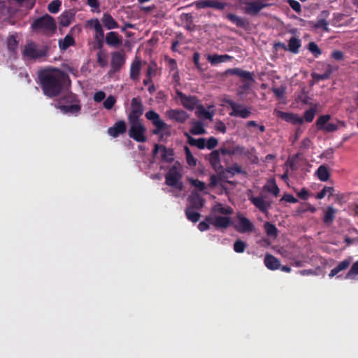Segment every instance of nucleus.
<instances>
[{"instance_id": "nucleus-29", "label": "nucleus", "mask_w": 358, "mask_h": 358, "mask_svg": "<svg viewBox=\"0 0 358 358\" xmlns=\"http://www.w3.org/2000/svg\"><path fill=\"white\" fill-rule=\"evenodd\" d=\"M174 152L171 148H168L164 145H162V160L166 163H171L174 158Z\"/></svg>"}, {"instance_id": "nucleus-5", "label": "nucleus", "mask_w": 358, "mask_h": 358, "mask_svg": "<svg viewBox=\"0 0 358 358\" xmlns=\"http://www.w3.org/2000/svg\"><path fill=\"white\" fill-rule=\"evenodd\" d=\"M128 122L129 125V136L138 143H145L148 140L145 135L147 129L142 120H128Z\"/></svg>"}, {"instance_id": "nucleus-25", "label": "nucleus", "mask_w": 358, "mask_h": 358, "mask_svg": "<svg viewBox=\"0 0 358 358\" xmlns=\"http://www.w3.org/2000/svg\"><path fill=\"white\" fill-rule=\"evenodd\" d=\"M102 23L108 29H113L119 27L118 23L114 20L110 14L105 13L102 17Z\"/></svg>"}, {"instance_id": "nucleus-52", "label": "nucleus", "mask_w": 358, "mask_h": 358, "mask_svg": "<svg viewBox=\"0 0 358 358\" xmlns=\"http://www.w3.org/2000/svg\"><path fill=\"white\" fill-rule=\"evenodd\" d=\"M308 49L315 57L322 54L321 50L315 42L309 43Z\"/></svg>"}, {"instance_id": "nucleus-43", "label": "nucleus", "mask_w": 358, "mask_h": 358, "mask_svg": "<svg viewBox=\"0 0 358 358\" xmlns=\"http://www.w3.org/2000/svg\"><path fill=\"white\" fill-rule=\"evenodd\" d=\"M62 2L60 0H53L48 6V11L51 13H57L59 11Z\"/></svg>"}, {"instance_id": "nucleus-22", "label": "nucleus", "mask_w": 358, "mask_h": 358, "mask_svg": "<svg viewBox=\"0 0 358 358\" xmlns=\"http://www.w3.org/2000/svg\"><path fill=\"white\" fill-rule=\"evenodd\" d=\"M75 13L72 10H69L63 12L59 19V25L64 27H66L70 25L71 21L74 19Z\"/></svg>"}, {"instance_id": "nucleus-50", "label": "nucleus", "mask_w": 358, "mask_h": 358, "mask_svg": "<svg viewBox=\"0 0 358 358\" xmlns=\"http://www.w3.org/2000/svg\"><path fill=\"white\" fill-rule=\"evenodd\" d=\"M246 244L241 240H237L234 243V250L237 253H242L245 251Z\"/></svg>"}, {"instance_id": "nucleus-59", "label": "nucleus", "mask_w": 358, "mask_h": 358, "mask_svg": "<svg viewBox=\"0 0 358 358\" xmlns=\"http://www.w3.org/2000/svg\"><path fill=\"white\" fill-rule=\"evenodd\" d=\"M227 6L226 3L221 2L217 0H210V8H214L218 10H223Z\"/></svg>"}, {"instance_id": "nucleus-36", "label": "nucleus", "mask_w": 358, "mask_h": 358, "mask_svg": "<svg viewBox=\"0 0 358 358\" xmlns=\"http://www.w3.org/2000/svg\"><path fill=\"white\" fill-rule=\"evenodd\" d=\"M336 213V210L331 206H329L324 213V222L328 225L331 224L334 220Z\"/></svg>"}, {"instance_id": "nucleus-38", "label": "nucleus", "mask_w": 358, "mask_h": 358, "mask_svg": "<svg viewBox=\"0 0 358 358\" xmlns=\"http://www.w3.org/2000/svg\"><path fill=\"white\" fill-rule=\"evenodd\" d=\"M195 209L191 208H186L185 213L188 220L192 222H196L199 221L201 214L198 212L194 211Z\"/></svg>"}, {"instance_id": "nucleus-9", "label": "nucleus", "mask_w": 358, "mask_h": 358, "mask_svg": "<svg viewBox=\"0 0 358 358\" xmlns=\"http://www.w3.org/2000/svg\"><path fill=\"white\" fill-rule=\"evenodd\" d=\"M224 102L228 104L232 110L229 113L230 116L240 117L244 119L250 117L251 114L250 110L245 108L243 105L236 103L231 99H225Z\"/></svg>"}, {"instance_id": "nucleus-57", "label": "nucleus", "mask_w": 358, "mask_h": 358, "mask_svg": "<svg viewBox=\"0 0 358 358\" xmlns=\"http://www.w3.org/2000/svg\"><path fill=\"white\" fill-rule=\"evenodd\" d=\"M239 78H241V81H255L253 78V73L247 71H244L243 69L240 73Z\"/></svg>"}, {"instance_id": "nucleus-13", "label": "nucleus", "mask_w": 358, "mask_h": 358, "mask_svg": "<svg viewBox=\"0 0 358 358\" xmlns=\"http://www.w3.org/2000/svg\"><path fill=\"white\" fill-rule=\"evenodd\" d=\"M125 63V55L123 52L115 51L111 54V69L117 72L124 66Z\"/></svg>"}, {"instance_id": "nucleus-16", "label": "nucleus", "mask_w": 358, "mask_h": 358, "mask_svg": "<svg viewBox=\"0 0 358 358\" xmlns=\"http://www.w3.org/2000/svg\"><path fill=\"white\" fill-rule=\"evenodd\" d=\"M127 131V124L124 120L117 121L113 127L108 129L107 133L109 136L117 138Z\"/></svg>"}, {"instance_id": "nucleus-47", "label": "nucleus", "mask_w": 358, "mask_h": 358, "mask_svg": "<svg viewBox=\"0 0 358 358\" xmlns=\"http://www.w3.org/2000/svg\"><path fill=\"white\" fill-rule=\"evenodd\" d=\"M334 189L333 187H324L322 189V191L317 194V195L316 196V198L317 199H322L327 195L331 196L334 194Z\"/></svg>"}, {"instance_id": "nucleus-1", "label": "nucleus", "mask_w": 358, "mask_h": 358, "mask_svg": "<svg viewBox=\"0 0 358 358\" xmlns=\"http://www.w3.org/2000/svg\"><path fill=\"white\" fill-rule=\"evenodd\" d=\"M67 78L66 74L57 69H45L38 74L42 91L50 98L55 97L61 93Z\"/></svg>"}, {"instance_id": "nucleus-23", "label": "nucleus", "mask_w": 358, "mask_h": 358, "mask_svg": "<svg viewBox=\"0 0 358 358\" xmlns=\"http://www.w3.org/2000/svg\"><path fill=\"white\" fill-rule=\"evenodd\" d=\"M232 58L231 56L228 55H208L207 59L212 64L215 65L217 64L226 62L229 61Z\"/></svg>"}, {"instance_id": "nucleus-14", "label": "nucleus", "mask_w": 358, "mask_h": 358, "mask_svg": "<svg viewBox=\"0 0 358 358\" xmlns=\"http://www.w3.org/2000/svg\"><path fill=\"white\" fill-rule=\"evenodd\" d=\"M221 157L222 156L220 149H219L212 151L208 158L213 169L219 174L223 170V166L221 165Z\"/></svg>"}, {"instance_id": "nucleus-17", "label": "nucleus", "mask_w": 358, "mask_h": 358, "mask_svg": "<svg viewBox=\"0 0 358 358\" xmlns=\"http://www.w3.org/2000/svg\"><path fill=\"white\" fill-rule=\"evenodd\" d=\"M287 90V85L285 82L273 81L272 91L276 98L280 101L281 103H285L284 101L285 94Z\"/></svg>"}, {"instance_id": "nucleus-28", "label": "nucleus", "mask_w": 358, "mask_h": 358, "mask_svg": "<svg viewBox=\"0 0 358 358\" xmlns=\"http://www.w3.org/2000/svg\"><path fill=\"white\" fill-rule=\"evenodd\" d=\"M350 264V260L345 259L341 262L335 268H334L329 273V276L332 278L337 275L339 272L347 269Z\"/></svg>"}, {"instance_id": "nucleus-35", "label": "nucleus", "mask_w": 358, "mask_h": 358, "mask_svg": "<svg viewBox=\"0 0 358 358\" xmlns=\"http://www.w3.org/2000/svg\"><path fill=\"white\" fill-rule=\"evenodd\" d=\"M145 117L152 122L154 126H157L159 123H164V122L160 119L159 115L155 110H150L145 113Z\"/></svg>"}, {"instance_id": "nucleus-8", "label": "nucleus", "mask_w": 358, "mask_h": 358, "mask_svg": "<svg viewBox=\"0 0 358 358\" xmlns=\"http://www.w3.org/2000/svg\"><path fill=\"white\" fill-rule=\"evenodd\" d=\"M144 108L140 96L134 97L131 101V112L127 116L128 120H139L143 114Z\"/></svg>"}, {"instance_id": "nucleus-32", "label": "nucleus", "mask_w": 358, "mask_h": 358, "mask_svg": "<svg viewBox=\"0 0 358 358\" xmlns=\"http://www.w3.org/2000/svg\"><path fill=\"white\" fill-rule=\"evenodd\" d=\"M329 13L327 11H323L322 13V15L324 17L323 18L318 19V20L314 24V27L315 29H322L325 31H329V23L324 19V17H327Z\"/></svg>"}, {"instance_id": "nucleus-53", "label": "nucleus", "mask_w": 358, "mask_h": 358, "mask_svg": "<svg viewBox=\"0 0 358 358\" xmlns=\"http://www.w3.org/2000/svg\"><path fill=\"white\" fill-rule=\"evenodd\" d=\"M331 117L329 115H324L320 116L317 120V125L319 129H323V127L326 126V124L330 120Z\"/></svg>"}, {"instance_id": "nucleus-46", "label": "nucleus", "mask_w": 358, "mask_h": 358, "mask_svg": "<svg viewBox=\"0 0 358 358\" xmlns=\"http://www.w3.org/2000/svg\"><path fill=\"white\" fill-rule=\"evenodd\" d=\"M273 114L278 117H280L281 119L289 122L290 120H292V116L294 115V113H285V112H282V111H280V110H275L274 112H273Z\"/></svg>"}, {"instance_id": "nucleus-56", "label": "nucleus", "mask_w": 358, "mask_h": 358, "mask_svg": "<svg viewBox=\"0 0 358 358\" xmlns=\"http://www.w3.org/2000/svg\"><path fill=\"white\" fill-rule=\"evenodd\" d=\"M115 102H116V100H115V97L113 96H109L103 101V107L106 109L110 110L113 107Z\"/></svg>"}, {"instance_id": "nucleus-39", "label": "nucleus", "mask_w": 358, "mask_h": 358, "mask_svg": "<svg viewBox=\"0 0 358 358\" xmlns=\"http://www.w3.org/2000/svg\"><path fill=\"white\" fill-rule=\"evenodd\" d=\"M251 201L260 210L266 213H267L266 203L261 196L252 197Z\"/></svg>"}, {"instance_id": "nucleus-12", "label": "nucleus", "mask_w": 358, "mask_h": 358, "mask_svg": "<svg viewBox=\"0 0 358 358\" xmlns=\"http://www.w3.org/2000/svg\"><path fill=\"white\" fill-rule=\"evenodd\" d=\"M238 222L234 226V228L240 233L251 232L254 229L253 224L241 213L236 215Z\"/></svg>"}, {"instance_id": "nucleus-41", "label": "nucleus", "mask_w": 358, "mask_h": 358, "mask_svg": "<svg viewBox=\"0 0 358 358\" xmlns=\"http://www.w3.org/2000/svg\"><path fill=\"white\" fill-rule=\"evenodd\" d=\"M196 114L199 117L202 116V117H205L206 119L210 120H212V118L214 115L213 112H210V111L207 110L203 105H199L197 106Z\"/></svg>"}, {"instance_id": "nucleus-54", "label": "nucleus", "mask_w": 358, "mask_h": 358, "mask_svg": "<svg viewBox=\"0 0 358 358\" xmlns=\"http://www.w3.org/2000/svg\"><path fill=\"white\" fill-rule=\"evenodd\" d=\"M316 110L315 108H311L304 113L303 121H306L308 122H310L313 120Z\"/></svg>"}, {"instance_id": "nucleus-44", "label": "nucleus", "mask_w": 358, "mask_h": 358, "mask_svg": "<svg viewBox=\"0 0 358 358\" xmlns=\"http://www.w3.org/2000/svg\"><path fill=\"white\" fill-rule=\"evenodd\" d=\"M18 41L16 39V37L13 35L8 37L7 41V46L8 49L13 52H15L17 48Z\"/></svg>"}, {"instance_id": "nucleus-2", "label": "nucleus", "mask_w": 358, "mask_h": 358, "mask_svg": "<svg viewBox=\"0 0 358 358\" xmlns=\"http://www.w3.org/2000/svg\"><path fill=\"white\" fill-rule=\"evenodd\" d=\"M182 177V167L176 162L166 173L165 184L179 191H182L184 187L183 183L181 181Z\"/></svg>"}, {"instance_id": "nucleus-51", "label": "nucleus", "mask_w": 358, "mask_h": 358, "mask_svg": "<svg viewBox=\"0 0 358 358\" xmlns=\"http://www.w3.org/2000/svg\"><path fill=\"white\" fill-rule=\"evenodd\" d=\"M157 65L156 62H151L147 69L146 76L147 77H154L157 75Z\"/></svg>"}, {"instance_id": "nucleus-20", "label": "nucleus", "mask_w": 358, "mask_h": 358, "mask_svg": "<svg viewBox=\"0 0 358 358\" xmlns=\"http://www.w3.org/2000/svg\"><path fill=\"white\" fill-rule=\"evenodd\" d=\"M106 43L114 48H118L122 43V38L115 31H110L106 34Z\"/></svg>"}, {"instance_id": "nucleus-40", "label": "nucleus", "mask_w": 358, "mask_h": 358, "mask_svg": "<svg viewBox=\"0 0 358 358\" xmlns=\"http://www.w3.org/2000/svg\"><path fill=\"white\" fill-rule=\"evenodd\" d=\"M316 174L318 178L322 181H327L329 178V172L328 169L324 166L321 165L317 170Z\"/></svg>"}, {"instance_id": "nucleus-21", "label": "nucleus", "mask_w": 358, "mask_h": 358, "mask_svg": "<svg viewBox=\"0 0 358 358\" xmlns=\"http://www.w3.org/2000/svg\"><path fill=\"white\" fill-rule=\"evenodd\" d=\"M245 171H243L241 166L238 164H234L231 166L227 167L224 170L223 169L220 173V178H228L227 174H230L231 176H234L236 174H245Z\"/></svg>"}, {"instance_id": "nucleus-18", "label": "nucleus", "mask_w": 358, "mask_h": 358, "mask_svg": "<svg viewBox=\"0 0 358 358\" xmlns=\"http://www.w3.org/2000/svg\"><path fill=\"white\" fill-rule=\"evenodd\" d=\"M224 17L236 25L238 27L246 29L249 26V22L246 18L238 16L233 13H227L224 15Z\"/></svg>"}, {"instance_id": "nucleus-31", "label": "nucleus", "mask_w": 358, "mask_h": 358, "mask_svg": "<svg viewBox=\"0 0 358 358\" xmlns=\"http://www.w3.org/2000/svg\"><path fill=\"white\" fill-rule=\"evenodd\" d=\"M333 71H334L333 66L331 65H327V68L325 69V72L324 73L319 74V73H313L311 74V76L315 81L327 80L329 78V76L332 73Z\"/></svg>"}, {"instance_id": "nucleus-62", "label": "nucleus", "mask_w": 358, "mask_h": 358, "mask_svg": "<svg viewBox=\"0 0 358 358\" xmlns=\"http://www.w3.org/2000/svg\"><path fill=\"white\" fill-rule=\"evenodd\" d=\"M280 264L279 261L274 257L270 255V269L275 270L280 268Z\"/></svg>"}, {"instance_id": "nucleus-60", "label": "nucleus", "mask_w": 358, "mask_h": 358, "mask_svg": "<svg viewBox=\"0 0 358 358\" xmlns=\"http://www.w3.org/2000/svg\"><path fill=\"white\" fill-rule=\"evenodd\" d=\"M217 143H218V141H217V138L211 136L208 139L207 142L206 141V147L208 150H212L217 145Z\"/></svg>"}, {"instance_id": "nucleus-30", "label": "nucleus", "mask_w": 358, "mask_h": 358, "mask_svg": "<svg viewBox=\"0 0 358 358\" xmlns=\"http://www.w3.org/2000/svg\"><path fill=\"white\" fill-rule=\"evenodd\" d=\"M211 213L229 215L233 213V209L229 206L224 207L222 203H218L213 206L211 208Z\"/></svg>"}, {"instance_id": "nucleus-26", "label": "nucleus", "mask_w": 358, "mask_h": 358, "mask_svg": "<svg viewBox=\"0 0 358 358\" xmlns=\"http://www.w3.org/2000/svg\"><path fill=\"white\" fill-rule=\"evenodd\" d=\"M141 69V61L135 60L132 62L130 67V78L133 80H136L139 78Z\"/></svg>"}, {"instance_id": "nucleus-10", "label": "nucleus", "mask_w": 358, "mask_h": 358, "mask_svg": "<svg viewBox=\"0 0 358 358\" xmlns=\"http://www.w3.org/2000/svg\"><path fill=\"white\" fill-rule=\"evenodd\" d=\"M165 116L170 120L178 122L185 123L189 118V115L183 110L181 109H169L165 112Z\"/></svg>"}, {"instance_id": "nucleus-49", "label": "nucleus", "mask_w": 358, "mask_h": 358, "mask_svg": "<svg viewBox=\"0 0 358 358\" xmlns=\"http://www.w3.org/2000/svg\"><path fill=\"white\" fill-rule=\"evenodd\" d=\"M185 152L186 155L187 163L189 166H195L196 164V161L192 155L189 148L187 146L185 147Z\"/></svg>"}, {"instance_id": "nucleus-3", "label": "nucleus", "mask_w": 358, "mask_h": 358, "mask_svg": "<svg viewBox=\"0 0 358 358\" xmlns=\"http://www.w3.org/2000/svg\"><path fill=\"white\" fill-rule=\"evenodd\" d=\"M57 107L64 113L72 114L78 113L81 109L77 96L73 93H68L59 99Z\"/></svg>"}, {"instance_id": "nucleus-64", "label": "nucleus", "mask_w": 358, "mask_h": 358, "mask_svg": "<svg viewBox=\"0 0 358 358\" xmlns=\"http://www.w3.org/2000/svg\"><path fill=\"white\" fill-rule=\"evenodd\" d=\"M199 59H200V54L198 52H195L193 55V62H194V64L195 66L196 67V69L199 71H201L202 68H201V64L199 62Z\"/></svg>"}, {"instance_id": "nucleus-55", "label": "nucleus", "mask_w": 358, "mask_h": 358, "mask_svg": "<svg viewBox=\"0 0 358 358\" xmlns=\"http://www.w3.org/2000/svg\"><path fill=\"white\" fill-rule=\"evenodd\" d=\"M197 9H202L206 8H210V0H198L192 3Z\"/></svg>"}, {"instance_id": "nucleus-37", "label": "nucleus", "mask_w": 358, "mask_h": 358, "mask_svg": "<svg viewBox=\"0 0 358 358\" xmlns=\"http://www.w3.org/2000/svg\"><path fill=\"white\" fill-rule=\"evenodd\" d=\"M75 43V40L72 36L67 34L63 40L59 41V46L62 50H66Z\"/></svg>"}, {"instance_id": "nucleus-4", "label": "nucleus", "mask_w": 358, "mask_h": 358, "mask_svg": "<svg viewBox=\"0 0 358 358\" xmlns=\"http://www.w3.org/2000/svg\"><path fill=\"white\" fill-rule=\"evenodd\" d=\"M33 30L43 34L53 33L56 31L57 25L55 19L48 14H45L36 19L31 25Z\"/></svg>"}, {"instance_id": "nucleus-33", "label": "nucleus", "mask_w": 358, "mask_h": 358, "mask_svg": "<svg viewBox=\"0 0 358 358\" xmlns=\"http://www.w3.org/2000/svg\"><path fill=\"white\" fill-rule=\"evenodd\" d=\"M189 131L193 135H202L206 133V130L204 129L203 123L199 121H194L192 122V126Z\"/></svg>"}, {"instance_id": "nucleus-63", "label": "nucleus", "mask_w": 358, "mask_h": 358, "mask_svg": "<svg viewBox=\"0 0 358 358\" xmlns=\"http://www.w3.org/2000/svg\"><path fill=\"white\" fill-rule=\"evenodd\" d=\"M215 128L217 131H218L222 134H225L227 131V127H226L225 124L220 120H218L216 122Z\"/></svg>"}, {"instance_id": "nucleus-61", "label": "nucleus", "mask_w": 358, "mask_h": 358, "mask_svg": "<svg viewBox=\"0 0 358 358\" xmlns=\"http://www.w3.org/2000/svg\"><path fill=\"white\" fill-rule=\"evenodd\" d=\"M289 6L296 13H301V4L296 0H287Z\"/></svg>"}, {"instance_id": "nucleus-24", "label": "nucleus", "mask_w": 358, "mask_h": 358, "mask_svg": "<svg viewBox=\"0 0 358 358\" xmlns=\"http://www.w3.org/2000/svg\"><path fill=\"white\" fill-rule=\"evenodd\" d=\"M231 223L229 217L215 216L213 226L217 229H226L230 226Z\"/></svg>"}, {"instance_id": "nucleus-34", "label": "nucleus", "mask_w": 358, "mask_h": 358, "mask_svg": "<svg viewBox=\"0 0 358 358\" xmlns=\"http://www.w3.org/2000/svg\"><path fill=\"white\" fill-rule=\"evenodd\" d=\"M145 117L152 122L154 126H157L159 123H164V122L160 119L159 115L155 110H150L145 113Z\"/></svg>"}, {"instance_id": "nucleus-45", "label": "nucleus", "mask_w": 358, "mask_h": 358, "mask_svg": "<svg viewBox=\"0 0 358 358\" xmlns=\"http://www.w3.org/2000/svg\"><path fill=\"white\" fill-rule=\"evenodd\" d=\"M94 22V29L96 31V38H103V36H104V33H103V28L99 22V21L96 19L93 21Z\"/></svg>"}, {"instance_id": "nucleus-19", "label": "nucleus", "mask_w": 358, "mask_h": 358, "mask_svg": "<svg viewBox=\"0 0 358 358\" xmlns=\"http://www.w3.org/2000/svg\"><path fill=\"white\" fill-rule=\"evenodd\" d=\"M188 201L189 206L187 208H191L197 210L201 209L204 204V199L196 192H192L191 195L188 197Z\"/></svg>"}, {"instance_id": "nucleus-6", "label": "nucleus", "mask_w": 358, "mask_h": 358, "mask_svg": "<svg viewBox=\"0 0 358 358\" xmlns=\"http://www.w3.org/2000/svg\"><path fill=\"white\" fill-rule=\"evenodd\" d=\"M243 12L249 15H256L262 8L268 6V0H238Z\"/></svg>"}, {"instance_id": "nucleus-48", "label": "nucleus", "mask_w": 358, "mask_h": 358, "mask_svg": "<svg viewBox=\"0 0 358 358\" xmlns=\"http://www.w3.org/2000/svg\"><path fill=\"white\" fill-rule=\"evenodd\" d=\"M189 182L196 188H197L199 191L202 192L206 189L205 182L199 180L198 179L189 178Z\"/></svg>"}, {"instance_id": "nucleus-42", "label": "nucleus", "mask_w": 358, "mask_h": 358, "mask_svg": "<svg viewBox=\"0 0 358 358\" xmlns=\"http://www.w3.org/2000/svg\"><path fill=\"white\" fill-rule=\"evenodd\" d=\"M346 279L358 280V261L355 262L345 275Z\"/></svg>"}, {"instance_id": "nucleus-11", "label": "nucleus", "mask_w": 358, "mask_h": 358, "mask_svg": "<svg viewBox=\"0 0 358 358\" xmlns=\"http://www.w3.org/2000/svg\"><path fill=\"white\" fill-rule=\"evenodd\" d=\"M176 94L178 98L180 100L181 104L186 109L193 110L196 107L197 108L199 101L196 97L187 96L180 91H177Z\"/></svg>"}, {"instance_id": "nucleus-7", "label": "nucleus", "mask_w": 358, "mask_h": 358, "mask_svg": "<svg viewBox=\"0 0 358 358\" xmlns=\"http://www.w3.org/2000/svg\"><path fill=\"white\" fill-rule=\"evenodd\" d=\"M46 55V50L38 49V45L34 42H29L25 46L22 51L24 58L35 59L44 57Z\"/></svg>"}, {"instance_id": "nucleus-58", "label": "nucleus", "mask_w": 358, "mask_h": 358, "mask_svg": "<svg viewBox=\"0 0 358 358\" xmlns=\"http://www.w3.org/2000/svg\"><path fill=\"white\" fill-rule=\"evenodd\" d=\"M155 129H154L152 130V134L155 135H159L162 131L169 129V127L165 122L159 123V124H158V127L157 126H155Z\"/></svg>"}, {"instance_id": "nucleus-15", "label": "nucleus", "mask_w": 358, "mask_h": 358, "mask_svg": "<svg viewBox=\"0 0 358 358\" xmlns=\"http://www.w3.org/2000/svg\"><path fill=\"white\" fill-rule=\"evenodd\" d=\"M300 47H301V40L294 36H292L289 40V43H288L287 46L283 43H278V44L275 45V48L276 49L280 48L284 50H289V52L294 53V54H296L299 52Z\"/></svg>"}, {"instance_id": "nucleus-27", "label": "nucleus", "mask_w": 358, "mask_h": 358, "mask_svg": "<svg viewBox=\"0 0 358 358\" xmlns=\"http://www.w3.org/2000/svg\"><path fill=\"white\" fill-rule=\"evenodd\" d=\"M220 149L222 157H224L226 155L231 157L232 155H235L237 154L241 155L243 153L244 151V148L239 145H236L231 148H221Z\"/></svg>"}]
</instances>
